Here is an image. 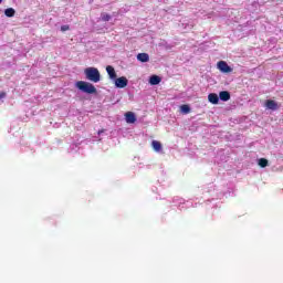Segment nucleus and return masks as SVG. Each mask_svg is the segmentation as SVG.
<instances>
[{"mask_svg": "<svg viewBox=\"0 0 283 283\" xmlns=\"http://www.w3.org/2000/svg\"><path fill=\"white\" fill-rule=\"evenodd\" d=\"M4 14H6V17L12 18V17H14V14H17V11L12 8H8L4 10Z\"/></svg>", "mask_w": 283, "mask_h": 283, "instance_id": "obj_14", "label": "nucleus"}, {"mask_svg": "<svg viewBox=\"0 0 283 283\" xmlns=\"http://www.w3.org/2000/svg\"><path fill=\"white\" fill-rule=\"evenodd\" d=\"M217 67L223 74H229V73L233 72V69L231 66H229V64L226 61H219L217 64Z\"/></svg>", "mask_w": 283, "mask_h": 283, "instance_id": "obj_3", "label": "nucleus"}, {"mask_svg": "<svg viewBox=\"0 0 283 283\" xmlns=\"http://www.w3.org/2000/svg\"><path fill=\"white\" fill-rule=\"evenodd\" d=\"M3 2V0H0V3H2Z\"/></svg>", "mask_w": 283, "mask_h": 283, "instance_id": "obj_19", "label": "nucleus"}, {"mask_svg": "<svg viewBox=\"0 0 283 283\" xmlns=\"http://www.w3.org/2000/svg\"><path fill=\"white\" fill-rule=\"evenodd\" d=\"M258 165L259 167H261L262 169H264L265 167H269V159L266 158H260L258 160Z\"/></svg>", "mask_w": 283, "mask_h": 283, "instance_id": "obj_13", "label": "nucleus"}, {"mask_svg": "<svg viewBox=\"0 0 283 283\" xmlns=\"http://www.w3.org/2000/svg\"><path fill=\"white\" fill-rule=\"evenodd\" d=\"M112 19V15L109 13H102V21H109Z\"/></svg>", "mask_w": 283, "mask_h": 283, "instance_id": "obj_16", "label": "nucleus"}, {"mask_svg": "<svg viewBox=\"0 0 283 283\" xmlns=\"http://www.w3.org/2000/svg\"><path fill=\"white\" fill-rule=\"evenodd\" d=\"M151 147L155 151H161L163 150V144L158 140H153L151 142Z\"/></svg>", "mask_w": 283, "mask_h": 283, "instance_id": "obj_12", "label": "nucleus"}, {"mask_svg": "<svg viewBox=\"0 0 283 283\" xmlns=\"http://www.w3.org/2000/svg\"><path fill=\"white\" fill-rule=\"evenodd\" d=\"M265 107L268 109H272V112H275V111L280 109V105H277V102H275L273 99H268L265 102Z\"/></svg>", "mask_w": 283, "mask_h": 283, "instance_id": "obj_5", "label": "nucleus"}, {"mask_svg": "<svg viewBox=\"0 0 283 283\" xmlns=\"http://www.w3.org/2000/svg\"><path fill=\"white\" fill-rule=\"evenodd\" d=\"M125 118H126V123H128V124L136 123V115L134 113H132V112H127L125 114Z\"/></svg>", "mask_w": 283, "mask_h": 283, "instance_id": "obj_8", "label": "nucleus"}, {"mask_svg": "<svg viewBox=\"0 0 283 283\" xmlns=\"http://www.w3.org/2000/svg\"><path fill=\"white\" fill-rule=\"evenodd\" d=\"M137 60L140 61V63H148L149 54H147V53H139L137 55Z\"/></svg>", "mask_w": 283, "mask_h": 283, "instance_id": "obj_10", "label": "nucleus"}, {"mask_svg": "<svg viewBox=\"0 0 283 283\" xmlns=\"http://www.w3.org/2000/svg\"><path fill=\"white\" fill-rule=\"evenodd\" d=\"M106 72L109 78H112L113 81L116 80V70H114V66L112 65L106 66Z\"/></svg>", "mask_w": 283, "mask_h": 283, "instance_id": "obj_9", "label": "nucleus"}, {"mask_svg": "<svg viewBox=\"0 0 283 283\" xmlns=\"http://www.w3.org/2000/svg\"><path fill=\"white\" fill-rule=\"evenodd\" d=\"M180 109H181L182 114H189V112H191V107H189V105H187V104L181 105Z\"/></svg>", "mask_w": 283, "mask_h": 283, "instance_id": "obj_15", "label": "nucleus"}, {"mask_svg": "<svg viewBox=\"0 0 283 283\" xmlns=\"http://www.w3.org/2000/svg\"><path fill=\"white\" fill-rule=\"evenodd\" d=\"M160 81H163V78H160V76L151 75L149 78V84L150 85H159Z\"/></svg>", "mask_w": 283, "mask_h": 283, "instance_id": "obj_11", "label": "nucleus"}, {"mask_svg": "<svg viewBox=\"0 0 283 283\" xmlns=\"http://www.w3.org/2000/svg\"><path fill=\"white\" fill-rule=\"evenodd\" d=\"M6 92H0V101H1V98H6Z\"/></svg>", "mask_w": 283, "mask_h": 283, "instance_id": "obj_18", "label": "nucleus"}, {"mask_svg": "<svg viewBox=\"0 0 283 283\" xmlns=\"http://www.w3.org/2000/svg\"><path fill=\"white\" fill-rule=\"evenodd\" d=\"M67 30H70V25L65 24L61 27L62 32H67Z\"/></svg>", "mask_w": 283, "mask_h": 283, "instance_id": "obj_17", "label": "nucleus"}, {"mask_svg": "<svg viewBox=\"0 0 283 283\" xmlns=\"http://www.w3.org/2000/svg\"><path fill=\"white\" fill-rule=\"evenodd\" d=\"M84 74L87 81H91L92 83H98L101 81V72L96 67H86Z\"/></svg>", "mask_w": 283, "mask_h": 283, "instance_id": "obj_2", "label": "nucleus"}, {"mask_svg": "<svg viewBox=\"0 0 283 283\" xmlns=\"http://www.w3.org/2000/svg\"><path fill=\"white\" fill-rule=\"evenodd\" d=\"M219 98L220 101H224V102L231 101V93H229V91H221L219 93Z\"/></svg>", "mask_w": 283, "mask_h": 283, "instance_id": "obj_7", "label": "nucleus"}, {"mask_svg": "<svg viewBox=\"0 0 283 283\" xmlns=\"http://www.w3.org/2000/svg\"><path fill=\"white\" fill-rule=\"evenodd\" d=\"M129 83L127 77L122 76L115 80V86L118 87L119 90L125 88V86Z\"/></svg>", "mask_w": 283, "mask_h": 283, "instance_id": "obj_4", "label": "nucleus"}, {"mask_svg": "<svg viewBox=\"0 0 283 283\" xmlns=\"http://www.w3.org/2000/svg\"><path fill=\"white\" fill-rule=\"evenodd\" d=\"M75 86L84 94H97L96 86L94 84L85 82V81H77Z\"/></svg>", "mask_w": 283, "mask_h": 283, "instance_id": "obj_1", "label": "nucleus"}, {"mask_svg": "<svg viewBox=\"0 0 283 283\" xmlns=\"http://www.w3.org/2000/svg\"><path fill=\"white\" fill-rule=\"evenodd\" d=\"M208 101L209 103H212V105H218V103H220V97L216 93H210L208 95Z\"/></svg>", "mask_w": 283, "mask_h": 283, "instance_id": "obj_6", "label": "nucleus"}]
</instances>
